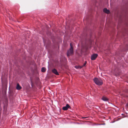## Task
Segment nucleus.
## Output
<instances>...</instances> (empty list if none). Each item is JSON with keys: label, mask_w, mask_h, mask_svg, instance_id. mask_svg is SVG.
<instances>
[{"label": "nucleus", "mask_w": 128, "mask_h": 128, "mask_svg": "<svg viewBox=\"0 0 128 128\" xmlns=\"http://www.w3.org/2000/svg\"><path fill=\"white\" fill-rule=\"evenodd\" d=\"M70 48L68 50L67 52V55L68 56L72 55L74 53L73 47L71 43L70 44Z\"/></svg>", "instance_id": "f257e3e1"}, {"label": "nucleus", "mask_w": 128, "mask_h": 128, "mask_svg": "<svg viewBox=\"0 0 128 128\" xmlns=\"http://www.w3.org/2000/svg\"><path fill=\"white\" fill-rule=\"evenodd\" d=\"M94 80L95 83L98 85H101L103 83L102 80L101 79L96 78H94Z\"/></svg>", "instance_id": "f03ea898"}, {"label": "nucleus", "mask_w": 128, "mask_h": 128, "mask_svg": "<svg viewBox=\"0 0 128 128\" xmlns=\"http://www.w3.org/2000/svg\"><path fill=\"white\" fill-rule=\"evenodd\" d=\"M98 54H93L91 57V59L92 60H95L98 56Z\"/></svg>", "instance_id": "7ed1b4c3"}, {"label": "nucleus", "mask_w": 128, "mask_h": 128, "mask_svg": "<svg viewBox=\"0 0 128 128\" xmlns=\"http://www.w3.org/2000/svg\"><path fill=\"white\" fill-rule=\"evenodd\" d=\"M70 108V106L68 104H67L66 106L62 108V109L64 110H66L68 109V108Z\"/></svg>", "instance_id": "20e7f679"}, {"label": "nucleus", "mask_w": 128, "mask_h": 128, "mask_svg": "<svg viewBox=\"0 0 128 128\" xmlns=\"http://www.w3.org/2000/svg\"><path fill=\"white\" fill-rule=\"evenodd\" d=\"M16 88L18 90H20L22 89V87L20 86L18 83Z\"/></svg>", "instance_id": "39448f33"}, {"label": "nucleus", "mask_w": 128, "mask_h": 128, "mask_svg": "<svg viewBox=\"0 0 128 128\" xmlns=\"http://www.w3.org/2000/svg\"><path fill=\"white\" fill-rule=\"evenodd\" d=\"M52 72L56 75H59L57 70L55 69H53L52 70Z\"/></svg>", "instance_id": "423d86ee"}, {"label": "nucleus", "mask_w": 128, "mask_h": 128, "mask_svg": "<svg viewBox=\"0 0 128 128\" xmlns=\"http://www.w3.org/2000/svg\"><path fill=\"white\" fill-rule=\"evenodd\" d=\"M103 12L107 14H108L110 13L109 10H107L106 8H104V9Z\"/></svg>", "instance_id": "0eeeda50"}, {"label": "nucleus", "mask_w": 128, "mask_h": 128, "mask_svg": "<svg viewBox=\"0 0 128 128\" xmlns=\"http://www.w3.org/2000/svg\"><path fill=\"white\" fill-rule=\"evenodd\" d=\"M102 100L104 101H108V98L104 96H103L102 98Z\"/></svg>", "instance_id": "6e6552de"}, {"label": "nucleus", "mask_w": 128, "mask_h": 128, "mask_svg": "<svg viewBox=\"0 0 128 128\" xmlns=\"http://www.w3.org/2000/svg\"><path fill=\"white\" fill-rule=\"evenodd\" d=\"M46 69L45 68L42 67L41 69V71L42 72H46Z\"/></svg>", "instance_id": "1a4fd4ad"}, {"label": "nucleus", "mask_w": 128, "mask_h": 128, "mask_svg": "<svg viewBox=\"0 0 128 128\" xmlns=\"http://www.w3.org/2000/svg\"><path fill=\"white\" fill-rule=\"evenodd\" d=\"M86 63H87V62L86 61L85 62V63L83 65L82 67H80V68H81L83 66H85L86 64Z\"/></svg>", "instance_id": "9d476101"}, {"label": "nucleus", "mask_w": 128, "mask_h": 128, "mask_svg": "<svg viewBox=\"0 0 128 128\" xmlns=\"http://www.w3.org/2000/svg\"><path fill=\"white\" fill-rule=\"evenodd\" d=\"M80 67L79 66H75V68H80Z\"/></svg>", "instance_id": "9b49d317"}, {"label": "nucleus", "mask_w": 128, "mask_h": 128, "mask_svg": "<svg viewBox=\"0 0 128 128\" xmlns=\"http://www.w3.org/2000/svg\"><path fill=\"white\" fill-rule=\"evenodd\" d=\"M82 118H86V117H83Z\"/></svg>", "instance_id": "f8f14e48"}]
</instances>
